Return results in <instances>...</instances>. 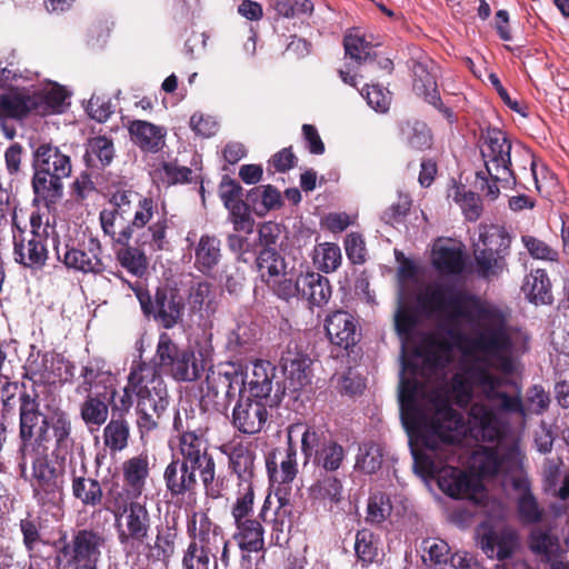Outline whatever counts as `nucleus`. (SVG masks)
<instances>
[{"label":"nucleus","instance_id":"obj_1","mask_svg":"<svg viewBox=\"0 0 569 569\" xmlns=\"http://www.w3.org/2000/svg\"><path fill=\"white\" fill-rule=\"evenodd\" d=\"M403 284L395 316L401 339L403 368L398 391H428L425 382L451 363L455 367L451 391H493L502 386L495 376L512 373L517 356L525 349L523 336L510 328L506 315L483 302L442 284L427 286L418 296L421 308L438 321L436 331L413 336L415 312L407 306ZM431 391H435L433 389Z\"/></svg>","mask_w":569,"mask_h":569},{"label":"nucleus","instance_id":"obj_2","mask_svg":"<svg viewBox=\"0 0 569 569\" xmlns=\"http://www.w3.org/2000/svg\"><path fill=\"white\" fill-rule=\"evenodd\" d=\"M476 393H398L400 419L409 437V445L436 451L441 443L460 441L466 431L462 413L453 409L452 398L459 407H467Z\"/></svg>","mask_w":569,"mask_h":569},{"label":"nucleus","instance_id":"obj_3","mask_svg":"<svg viewBox=\"0 0 569 569\" xmlns=\"http://www.w3.org/2000/svg\"><path fill=\"white\" fill-rule=\"evenodd\" d=\"M111 208L100 212V223L104 234L113 241L127 244L134 232L148 230L139 239L140 244L152 250H162L166 244L168 219L158 210L157 202L130 189H118L110 198Z\"/></svg>","mask_w":569,"mask_h":569},{"label":"nucleus","instance_id":"obj_4","mask_svg":"<svg viewBox=\"0 0 569 569\" xmlns=\"http://www.w3.org/2000/svg\"><path fill=\"white\" fill-rule=\"evenodd\" d=\"M201 436L196 431H182L179 436L180 458H173L166 467L163 480L171 498L186 495L191 498L197 493V468H200Z\"/></svg>","mask_w":569,"mask_h":569},{"label":"nucleus","instance_id":"obj_5","mask_svg":"<svg viewBox=\"0 0 569 569\" xmlns=\"http://www.w3.org/2000/svg\"><path fill=\"white\" fill-rule=\"evenodd\" d=\"M104 546L103 533L92 528L73 531L70 540L67 532H63L52 542L56 552L54 565L64 568L93 569L101 560Z\"/></svg>","mask_w":569,"mask_h":569},{"label":"nucleus","instance_id":"obj_6","mask_svg":"<svg viewBox=\"0 0 569 569\" xmlns=\"http://www.w3.org/2000/svg\"><path fill=\"white\" fill-rule=\"evenodd\" d=\"M47 447H40L33 442H27L20 445L18 450V468L20 476L23 479H28L27 467L31 463L32 478L37 481L38 490H42L46 493H56L60 490L59 478L63 472L64 466L57 468L49 461Z\"/></svg>","mask_w":569,"mask_h":569},{"label":"nucleus","instance_id":"obj_7","mask_svg":"<svg viewBox=\"0 0 569 569\" xmlns=\"http://www.w3.org/2000/svg\"><path fill=\"white\" fill-rule=\"evenodd\" d=\"M511 143L505 132L493 129L486 134L481 148L488 174L496 180L509 186L516 180V173L510 169Z\"/></svg>","mask_w":569,"mask_h":569},{"label":"nucleus","instance_id":"obj_8","mask_svg":"<svg viewBox=\"0 0 569 569\" xmlns=\"http://www.w3.org/2000/svg\"><path fill=\"white\" fill-rule=\"evenodd\" d=\"M71 432L72 425L69 417L64 412H56L50 418H43L42 426L39 427V435L33 443L43 447L42 442L52 439L54 443L51 456L54 458V463L62 467L69 456L70 462H72L74 439Z\"/></svg>","mask_w":569,"mask_h":569},{"label":"nucleus","instance_id":"obj_9","mask_svg":"<svg viewBox=\"0 0 569 569\" xmlns=\"http://www.w3.org/2000/svg\"><path fill=\"white\" fill-rule=\"evenodd\" d=\"M57 258L67 268L81 272H99L102 269L101 244L97 238L90 237L87 242L76 246L73 240H57L54 244Z\"/></svg>","mask_w":569,"mask_h":569},{"label":"nucleus","instance_id":"obj_10","mask_svg":"<svg viewBox=\"0 0 569 569\" xmlns=\"http://www.w3.org/2000/svg\"><path fill=\"white\" fill-rule=\"evenodd\" d=\"M240 398L232 411L233 426L242 433L256 435L260 432L268 420V410L271 403V393H249Z\"/></svg>","mask_w":569,"mask_h":569},{"label":"nucleus","instance_id":"obj_11","mask_svg":"<svg viewBox=\"0 0 569 569\" xmlns=\"http://www.w3.org/2000/svg\"><path fill=\"white\" fill-rule=\"evenodd\" d=\"M152 517L146 503L134 505L114 519L117 538L121 546L140 547L149 539Z\"/></svg>","mask_w":569,"mask_h":569},{"label":"nucleus","instance_id":"obj_12","mask_svg":"<svg viewBox=\"0 0 569 569\" xmlns=\"http://www.w3.org/2000/svg\"><path fill=\"white\" fill-rule=\"evenodd\" d=\"M274 497L278 505L272 511V517H269L272 507L271 495L266 497L258 517L263 522L271 525V538L274 545L281 546L287 540L293 525V503L290 500V492L286 488H277Z\"/></svg>","mask_w":569,"mask_h":569},{"label":"nucleus","instance_id":"obj_13","mask_svg":"<svg viewBox=\"0 0 569 569\" xmlns=\"http://www.w3.org/2000/svg\"><path fill=\"white\" fill-rule=\"evenodd\" d=\"M437 485L452 499L476 500L477 495L485 489L481 480L473 473L451 466L441 467Z\"/></svg>","mask_w":569,"mask_h":569},{"label":"nucleus","instance_id":"obj_14","mask_svg":"<svg viewBox=\"0 0 569 569\" xmlns=\"http://www.w3.org/2000/svg\"><path fill=\"white\" fill-rule=\"evenodd\" d=\"M281 365L287 383L283 391H301L311 382L312 360L301 346L289 343L281 357Z\"/></svg>","mask_w":569,"mask_h":569},{"label":"nucleus","instance_id":"obj_15","mask_svg":"<svg viewBox=\"0 0 569 569\" xmlns=\"http://www.w3.org/2000/svg\"><path fill=\"white\" fill-rule=\"evenodd\" d=\"M187 532L190 541L187 547L210 556L216 560V553L223 540L222 528L214 523L207 513H202L197 527V513L188 520Z\"/></svg>","mask_w":569,"mask_h":569},{"label":"nucleus","instance_id":"obj_16","mask_svg":"<svg viewBox=\"0 0 569 569\" xmlns=\"http://www.w3.org/2000/svg\"><path fill=\"white\" fill-rule=\"evenodd\" d=\"M12 224L16 261L30 268L42 267L48 252L41 236L34 230H22L18 224L16 213L12 216Z\"/></svg>","mask_w":569,"mask_h":569},{"label":"nucleus","instance_id":"obj_17","mask_svg":"<svg viewBox=\"0 0 569 569\" xmlns=\"http://www.w3.org/2000/svg\"><path fill=\"white\" fill-rule=\"evenodd\" d=\"M256 449L253 441H239L221 447L228 456L229 468L237 475L238 483L252 482L256 475Z\"/></svg>","mask_w":569,"mask_h":569},{"label":"nucleus","instance_id":"obj_18","mask_svg":"<svg viewBox=\"0 0 569 569\" xmlns=\"http://www.w3.org/2000/svg\"><path fill=\"white\" fill-rule=\"evenodd\" d=\"M469 430L472 437L487 442H498L505 429L495 411L482 403H472L469 410Z\"/></svg>","mask_w":569,"mask_h":569},{"label":"nucleus","instance_id":"obj_19","mask_svg":"<svg viewBox=\"0 0 569 569\" xmlns=\"http://www.w3.org/2000/svg\"><path fill=\"white\" fill-rule=\"evenodd\" d=\"M236 531L232 539L241 551V565L250 563L252 552L264 551V528L256 518L234 521Z\"/></svg>","mask_w":569,"mask_h":569},{"label":"nucleus","instance_id":"obj_20","mask_svg":"<svg viewBox=\"0 0 569 569\" xmlns=\"http://www.w3.org/2000/svg\"><path fill=\"white\" fill-rule=\"evenodd\" d=\"M183 298L173 289H158L156 293V307L152 316L164 328L170 329L178 325L183 315Z\"/></svg>","mask_w":569,"mask_h":569},{"label":"nucleus","instance_id":"obj_21","mask_svg":"<svg viewBox=\"0 0 569 569\" xmlns=\"http://www.w3.org/2000/svg\"><path fill=\"white\" fill-rule=\"evenodd\" d=\"M512 488L520 491L516 500L518 520L523 526L540 525L545 518V509L532 493L529 483L520 478L512 480Z\"/></svg>","mask_w":569,"mask_h":569},{"label":"nucleus","instance_id":"obj_22","mask_svg":"<svg viewBox=\"0 0 569 569\" xmlns=\"http://www.w3.org/2000/svg\"><path fill=\"white\" fill-rule=\"evenodd\" d=\"M138 426L140 430L151 431L159 425V420L169 407L168 393H137Z\"/></svg>","mask_w":569,"mask_h":569},{"label":"nucleus","instance_id":"obj_23","mask_svg":"<svg viewBox=\"0 0 569 569\" xmlns=\"http://www.w3.org/2000/svg\"><path fill=\"white\" fill-rule=\"evenodd\" d=\"M71 491L76 500L84 507L96 508L103 501V490L99 480L87 477V466L82 461L80 473L71 469Z\"/></svg>","mask_w":569,"mask_h":569},{"label":"nucleus","instance_id":"obj_24","mask_svg":"<svg viewBox=\"0 0 569 569\" xmlns=\"http://www.w3.org/2000/svg\"><path fill=\"white\" fill-rule=\"evenodd\" d=\"M128 130L132 142L144 152H159L166 144L167 131L163 127L144 120H133Z\"/></svg>","mask_w":569,"mask_h":569},{"label":"nucleus","instance_id":"obj_25","mask_svg":"<svg viewBox=\"0 0 569 569\" xmlns=\"http://www.w3.org/2000/svg\"><path fill=\"white\" fill-rule=\"evenodd\" d=\"M432 263L443 273H459L463 268L462 246L452 239H437L432 247Z\"/></svg>","mask_w":569,"mask_h":569},{"label":"nucleus","instance_id":"obj_26","mask_svg":"<svg viewBox=\"0 0 569 569\" xmlns=\"http://www.w3.org/2000/svg\"><path fill=\"white\" fill-rule=\"evenodd\" d=\"M326 331L330 341L341 348L348 349L357 342V323L355 318L346 311H336L326 319Z\"/></svg>","mask_w":569,"mask_h":569},{"label":"nucleus","instance_id":"obj_27","mask_svg":"<svg viewBox=\"0 0 569 569\" xmlns=\"http://www.w3.org/2000/svg\"><path fill=\"white\" fill-rule=\"evenodd\" d=\"M527 546L545 562L558 558L561 553L560 539L552 532V527L549 525L535 526L528 535Z\"/></svg>","mask_w":569,"mask_h":569},{"label":"nucleus","instance_id":"obj_28","mask_svg":"<svg viewBox=\"0 0 569 569\" xmlns=\"http://www.w3.org/2000/svg\"><path fill=\"white\" fill-rule=\"evenodd\" d=\"M300 428H302L301 423H295L288 428V448L284 459L280 462V469L277 468V462L271 457L267 458L266 466L271 481L286 485L296 478L298 472L297 451L292 445L291 435L299 431Z\"/></svg>","mask_w":569,"mask_h":569},{"label":"nucleus","instance_id":"obj_29","mask_svg":"<svg viewBox=\"0 0 569 569\" xmlns=\"http://www.w3.org/2000/svg\"><path fill=\"white\" fill-rule=\"evenodd\" d=\"M34 111V97L26 88H0V116L21 117Z\"/></svg>","mask_w":569,"mask_h":569},{"label":"nucleus","instance_id":"obj_30","mask_svg":"<svg viewBox=\"0 0 569 569\" xmlns=\"http://www.w3.org/2000/svg\"><path fill=\"white\" fill-rule=\"evenodd\" d=\"M36 169L42 170L53 177L64 179L71 173L70 158L50 144H42L36 151Z\"/></svg>","mask_w":569,"mask_h":569},{"label":"nucleus","instance_id":"obj_31","mask_svg":"<svg viewBox=\"0 0 569 569\" xmlns=\"http://www.w3.org/2000/svg\"><path fill=\"white\" fill-rule=\"evenodd\" d=\"M194 268L209 274L221 260V241L216 236L203 234L193 248Z\"/></svg>","mask_w":569,"mask_h":569},{"label":"nucleus","instance_id":"obj_32","mask_svg":"<svg viewBox=\"0 0 569 569\" xmlns=\"http://www.w3.org/2000/svg\"><path fill=\"white\" fill-rule=\"evenodd\" d=\"M200 468L197 470L200 473V478L204 488V493L210 499H218L222 496V491L224 489V480L223 478L216 476V462L211 453H209V448L207 441L201 436V446H200Z\"/></svg>","mask_w":569,"mask_h":569},{"label":"nucleus","instance_id":"obj_33","mask_svg":"<svg viewBox=\"0 0 569 569\" xmlns=\"http://www.w3.org/2000/svg\"><path fill=\"white\" fill-rule=\"evenodd\" d=\"M38 393H33L31 397L30 393H22L21 397V406H20V438L21 445H26L27 442H33L32 439L36 436V428L39 429L42 426L43 416L38 407L39 405L36 401Z\"/></svg>","mask_w":569,"mask_h":569},{"label":"nucleus","instance_id":"obj_34","mask_svg":"<svg viewBox=\"0 0 569 569\" xmlns=\"http://www.w3.org/2000/svg\"><path fill=\"white\" fill-rule=\"evenodd\" d=\"M150 475L149 457L140 453L131 457L122 463V477L124 485L131 488L134 496H141Z\"/></svg>","mask_w":569,"mask_h":569},{"label":"nucleus","instance_id":"obj_35","mask_svg":"<svg viewBox=\"0 0 569 569\" xmlns=\"http://www.w3.org/2000/svg\"><path fill=\"white\" fill-rule=\"evenodd\" d=\"M521 290L528 301L536 306L552 302L551 282L543 269H536L527 274Z\"/></svg>","mask_w":569,"mask_h":569},{"label":"nucleus","instance_id":"obj_36","mask_svg":"<svg viewBox=\"0 0 569 569\" xmlns=\"http://www.w3.org/2000/svg\"><path fill=\"white\" fill-rule=\"evenodd\" d=\"M511 238L508 232L499 226H481L479 229V239L473 248L502 256L509 254Z\"/></svg>","mask_w":569,"mask_h":569},{"label":"nucleus","instance_id":"obj_37","mask_svg":"<svg viewBox=\"0 0 569 569\" xmlns=\"http://www.w3.org/2000/svg\"><path fill=\"white\" fill-rule=\"evenodd\" d=\"M67 91L61 86L49 82L42 89L32 91L34 97V111L39 114L54 113L60 111Z\"/></svg>","mask_w":569,"mask_h":569},{"label":"nucleus","instance_id":"obj_38","mask_svg":"<svg viewBox=\"0 0 569 569\" xmlns=\"http://www.w3.org/2000/svg\"><path fill=\"white\" fill-rule=\"evenodd\" d=\"M315 306L326 305L331 297L329 280L317 272L301 274V293Z\"/></svg>","mask_w":569,"mask_h":569},{"label":"nucleus","instance_id":"obj_39","mask_svg":"<svg viewBox=\"0 0 569 569\" xmlns=\"http://www.w3.org/2000/svg\"><path fill=\"white\" fill-rule=\"evenodd\" d=\"M345 458L343 447L329 439L322 441L321 446L315 450L313 465L327 473H333L341 467Z\"/></svg>","mask_w":569,"mask_h":569},{"label":"nucleus","instance_id":"obj_40","mask_svg":"<svg viewBox=\"0 0 569 569\" xmlns=\"http://www.w3.org/2000/svg\"><path fill=\"white\" fill-rule=\"evenodd\" d=\"M129 387L123 391H129V388L137 391H161L163 381L154 366L142 363L133 368L128 377Z\"/></svg>","mask_w":569,"mask_h":569},{"label":"nucleus","instance_id":"obj_41","mask_svg":"<svg viewBox=\"0 0 569 569\" xmlns=\"http://www.w3.org/2000/svg\"><path fill=\"white\" fill-rule=\"evenodd\" d=\"M341 479L333 473H325L310 487V495L315 500L338 505L343 499Z\"/></svg>","mask_w":569,"mask_h":569},{"label":"nucleus","instance_id":"obj_42","mask_svg":"<svg viewBox=\"0 0 569 569\" xmlns=\"http://www.w3.org/2000/svg\"><path fill=\"white\" fill-rule=\"evenodd\" d=\"M134 496L131 488L120 487L118 483L112 485L104 497V509L112 513L113 518L117 519L120 515L124 513L134 505H138V498Z\"/></svg>","mask_w":569,"mask_h":569},{"label":"nucleus","instance_id":"obj_43","mask_svg":"<svg viewBox=\"0 0 569 569\" xmlns=\"http://www.w3.org/2000/svg\"><path fill=\"white\" fill-rule=\"evenodd\" d=\"M373 46V37H368L360 28H353L345 36L346 56L359 64L370 58Z\"/></svg>","mask_w":569,"mask_h":569},{"label":"nucleus","instance_id":"obj_44","mask_svg":"<svg viewBox=\"0 0 569 569\" xmlns=\"http://www.w3.org/2000/svg\"><path fill=\"white\" fill-rule=\"evenodd\" d=\"M47 355L40 352L30 355L24 366V380L22 381L24 389H36L50 382L51 376L47 370Z\"/></svg>","mask_w":569,"mask_h":569},{"label":"nucleus","instance_id":"obj_45","mask_svg":"<svg viewBox=\"0 0 569 569\" xmlns=\"http://www.w3.org/2000/svg\"><path fill=\"white\" fill-rule=\"evenodd\" d=\"M261 279L268 284L287 271L284 259L272 248H264L257 258Z\"/></svg>","mask_w":569,"mask_h":569},{"label":"nucleus","instance_id":"obj_46","mask_svg":"<svg viewBox=\"0 0 569 569\" xmlns=\"http://www.w3.org/2000/svg\"><path fill=\"white\" fill-rule=\"evenodd\" d=\"M412 70L415 76L413 90L429 103L437 106L440 98L437 91L436 76L422 62L415 63Z\"/></svg>","mask_w":569,"mask_h":569},{"label":"nucleus","instance_id":"obj_47","mask_svg":"<svg viewBox=\"0 0 569 569\" xmlns=\"http://www.w3.org/2000/svg\"><path fill=\"white\" fill-rule=\"evenodd\" d=\"M342 261L340 247L333 242L317 244L312 251L315 267L326 273L336 271Z\"/></svg>","mask_w":569,"mask_h":569},{"label":"nucleus","instance_id":"obj_48","mask_svg":"<svg viewBox=\"0 0 569 569\" xmlns=\"http://www.w3.org/2000/svg\"><path fill=\"white\" fill-rule=\"evenodd\" d=\"M114 157L112 140L104 137H93L88 141L86 160L91 167H104L111 163Z\"/></svg>","mask_w":569,"mask_h":569},{"label":"nucleus","instance_id":"obj_49","mask_svg":"<svg viewBox=\"0 0 569 569\" xmlns=\"http://www.w3.org/2000/svg\"><path fill=\"white\" fill-rule=\"evenodd\" d=\"M473 256L477 273L486 279L500 276L507 268L506 256L486 251V249H475Z\"/></svg>","mask_w":569,"mask_h":569},{"label":"nucleus","instance_id":"obj_50","mask_svg":"<svg viewBox=\"0 0 569 569\" xmlns=\"http://www.w3.org/2000/svg\"><path fill=\"white\" fill-rule=\"evenodd\" d=\"M129 437L130 427L123 418H112L103 429V442L111 452H119L127 448Z\"/></svg>","mask_w":569,"mask_h":569},{"label":"nucleus","instance_id":"obj_51","mask_svg":"<svg viewBox=\"0 0 569 569\" xmlns=\"http://www.w3.org/2000/svg\"><path fill=\"white\" fill-rule=\"evenodd\" d=\"M189 305L192 311L199 312L201 317H209L216 308V293L208 282H199L191 288Z\"/></svg>","mask_w":569,"mask_h":569},{"label":"nucleus","instance_id":"obj_52","mask_svg":"<svg viewBox=\"0 0 569 569\" xmlns=\"http://www.w3.org/2000/svg\"><path fill=\"white\" fill-rule=\"evenodd\" d=\"M177 531L172 527L158 529L153 545H147L150 558L167 562L176 550Z\"/></svg>","mask_w":569,"mask_h":569},{"label":"nucleus","instance_id":"obj_53","mask_svg":"<svg viewBox=\"0 0 569 569\" xmlns=\"http://www.w3.org/2000/svg\"><path fill=\"white\" fill-rule=\"evenodd\" d=\"M60 178L53 177L42 170L36 169L32 187L36 196L46 202H54L62 193Z\"/></svg>","mask_w":569,"mask_h":569},{"label":"nucleus","instance_id":"obj_54","mask_svg":"<svg viewBox=\"0 0 569 569\" xmlns=\"http://www.w3.org/2000/svg\"><path fill=\"white\" fill-rule=\"evenodd\" d=\"M379 538L369 529H360L355 538V552L362 566L376 561L379 552Z\"/></svg>","mask_w":569,"mask_h":569},{"label":"nucleus","instance_id":"obj_55","mask_svg":"<svg viewBox=\"0 0 569 569\" xmlns=\"http://www.w3.org/2000/svg\"><path fill=\"white\" fill-rule=\"evenodd\" d=\"M248 376V391H271L276 368L269 361L257 360Z\"/></svg>","mask_w":569,"mask_h":569},{"label":"nucleus","instance_id":"obj_56","mask_svg":"<svg viewBox=\"0 0 569 569\" xmlns=\"http://www.w3.org/2000/svg\"><path fill=\"white\" fill-rule=\"evenodd\" d=\"M108 393H98L96 397H89L81 406V418L86 423L100 426L108 418Z\"/></svg>","mask_w":569,"mask_h":569},{"label":"nucleus","instance_id":"obj_57","mask_svg":"<svg viewBox=\"0 0 569 569\" xmlns=\"http://www.w3.org/2000/svg\"><path fill=\"white\" fill-rule=\"evenodd\" d=\"M401 136L412 149L423 150L431 146V134L423 122L407 121L401 126Z\"/></svg>","mask_w":569,"mask_h":569},{"label":"nucleus","instance_id":"obj_58","mask_svg":"<svg viewBox=\"0 0 569 569\" xmlns=\"http://www.w3.org/2000/svg\"><path fill=\"white\" fill-rule=\"evenodd\" d=\"M237 499L231 508L233 521L250 518L253 512L254 490L252 482L238 483Z\"/></svg>","mask_w":569,"mask_h":569},{"label":"nucleus","instance_id":"obj_59","mask_svg":"<svg viewBox=\"0 0 569 569\" xmlns=\"http://www.w3.org/2000/svg\"><path fill=\"white\" fill-rule=\"evenodd\" d=\"M19 529L22 535L23 547L29 557L32 558L34 556L36 548L40 543H44L41 536V522L37 518L28 515V517L20 520Z\"/></svg>","mask_w":569,"mask_h":569},{"label":"nucleus","instance_id":"obj_60","mask_svg":"<svg viewBox=\"0 0 569 569\" xmlns=\"http://www.w3.org/2000/svg\"><path fill=\"white\" fill-rule=\"evenodd\" d=\"M449 197L460 206L467 219L476 220L479 218L481 206L476 193L466 190L465 187L456 186L449 193Z\"/></svg>","mask_w":569,"mask_h":569},{"label":"nucleus","instance_id":"obj_61","mask_svg":"<svg viewBox=\"0 0 569 569\" xmlns=\"http://www.w3.org/2000/svg\"><path fill=\"white\" fill-rule=\"evenodd\" d=\"M391 510L392 506L387 495H372L368 499L366 521L380 525L391 515Z\"/></svg>","mask_w":569,"mask_h":569},{"label":"nucleus","instance_id":"obj_62","mask_svg":"<svg viewBox=\"0 0 569 569\" xmlns=\"http://www.w3.org/2000/svg\"><path fill=\"white\" fill-rule=\"evenodd\" d=\"M119 263L126 268L130 273L141 277L147 270V258L137 248L127 247L117 252Z\"/></svg>","mask_w":569,"mask_h":569},{"label":"nucleus","instance_id":"obj_63","mask_svg":"<svg viewBox=\"0 0 569 569\" xmlns=\"http://www.w3.org/2000/svg\"><path fill=\"white\" fill-rule=\"evenodd\" d=\"M152 178L157 182L163 184H173L183 182L188 179L190 170L188 168H179L172 162L161 161L151 172Z\"/></svg>","mask_w":569,"mask_h":569},{"label":"nucleus","instance_id":"obj_64","mask_svg":"<svg viewBox=\"0 0 569 569\" xmlns=\"http://www.w3.org/2000/svg\"><path fill=\"white\" fill-rule=\"evenodd\" d=\"M248 378V372L244 373L240 366L231 363L219 373V385L228 391H247Z\"/></svg>","mask_w":569,"mask_h":569}]
</instances>
